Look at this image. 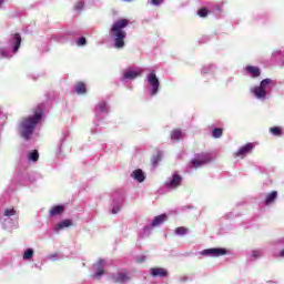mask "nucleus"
<instances>
[{
	"label": "nucleus",
	"instance_id": "f704fd0d",
	"mask_svg": "<svg viewBox=\"0 0 284 284\" xmlns=\"http://www.w3.org/2000/svg\"><path fill=\"white\" fill-rule=\"evenodd\" d=\"M143 261H145V256H142V257H139V258H138V262H139V263H143Z\"/></svg>",
	"mask_w": 284,
	"mask_h": 284
},
{
	"label": "nucleus",
	"instance_id": "2f4dec72",
	"mask_svg": "<svg viewBox=\"0 0 284 284\" xmlns=\"http://www.w3.org/2000/svg\"><path fill=\"white\" fill-rule=\"evenodd\" d=\"M75 10H78V11H81V10H83V2H78L77 4H75Z\"/></svg>",
	"mask_w": 284,
	"mask_h": 284
},
{
	"label": "nucleus",
	"instance_id": "393cba45",
	"mask_svg": "<svg viewBox=\"0 0 284 284\" xmlns=\"http://www.w3.org/2000/svg\"><path fill=\"white\" fill-rule=\"evenodd\" d=\"M97 112H106L108 111V103L101 102L95 106Z\"/></svg>",
	"mask_w": 284,
	"mask_h": 284
},
{
	"label": "nucleus",
	"instance_id": "7ed1b4c3",
	"mask_svg": "<svg viewBox=\"0 0 284 284\" xmlns=\"http://www.w3.org/2000/svg\"><path fill=\"white\" fill-rule=\"evenodd\" d=\"M270 83H272V79L266 78L261 81L258 87L254 88L253 92H254V95L256 97V99H265V97H267V91H265V90L267 89Z\"/></svg>",
	"mask_w": 284,
	"mask_h": 284
},
{
	"label": "nucleus",
	"instance_id": "c85d7f7f",
	"mask_svg": "<svg viewBox=\"0 0 284 284\" xmlns=\"http://www.w3.org/2000/svg\"><path fill=\"white\" fill-rule=\"evenodd\" d=\"M197 14L199 17L205 18L207 17V14H210V11L207 10V8H201L197 10Z\"/></svg>",
	"mask_w": 284,
	"mask_h": 284
},
{
	"label": "nucleus",
	"instance_id": "bb28decb",
	"mask_svg": "<svg viewBox=\"0 0 284 284\" xmlns=\"http://www.w3.org/2000/svg\"><path fill=\"white\" fill-rule=\"evenodd\" d=\"M161 159H163V154L159 152L156 155L152 158V164L159 165V163H161Z\"/></svg>",
	"mask_w": 284,
	"mask_h": 284
},
{
	"label": "nucleus",
	"instance_id": "f8f14e48",
	"mask_svg": "<svg viewBox=\"0 0 284 284\" xmlns=\"http://www.w3.org/2000/svg\"><path fill=\"white\" fill-rule=\"evenodd\" d=\"M183 181V176L179 174H173L171 181L169 182V187H179Z\"/></svg>",
	"mask_w": 284,
	"mask_h": 284
},
{
	"label": "nucleus",
	"instance_id": "6ab92c4d",
	"mask_svg": "<svg viewBox=\"0 0 284 284\" xmlns=\"http://www.w3.org/2000/svg\"><path fill=\"white\" fill-rule=\"evenodd\" d=\"M181 136H183V132L181 130L176 129L171 132V139L172 141H181Z\"/></svg>",
	"mask_w": 284,
	"mask_h": 284
},
{
	"label": "nucleus",
	"instance_id": "cd10ccee",
	"mask_svg": "<svg viewBox=\"0 0 284 284\" xmlns=\"http://www.w3.org/2000/svg\"><path fill=\"white\" fill-rule=\"evenodd\" d=\"M30 161L37 162L39 161V151L34 150L29 154Z\"/></svg>",
	"mask_w": 284,
	"mask_h": 284
},
{
	"label": "nucleus",
	"instance_id": "1a4fd4ad",
	"mask_svg": "<svg viewBox=\"0 0 284 284\" xmlns=\"http://www.w3.org/2000/svg\"><path fill=\"white\" fill-rule=\"evenodd\" d=\"M170 273H168V270L163 267H152L151 268V276H159L160 278H165L169 276Z\"/></svg>",
	"mask_w": 284,
	"mask_h": 284
},
{
	"label": "nucleus",
	"instance_id": "aec40b11",
	"mask_svg": "<svg viewBox=\"0 0 284 284\" xmlns=\"http://www.w3.org/2000/svg\"><path fill=\"white\" fill-rule=\"evenodd\" d=\"M187 232H190V229H187L185 226H179L175 229V234H178V236H185V234H187Z\"/></svg>",
	"mask_w": 284,
	"mask_h": 284
},
{
	"label": "nucleus",
	"instance_id": "b1692460",
	"mask_svg": "<svg viewBox=\"0 0 284 284\" xmlns=\"http://www.w3.org/2000/svg\"><path fill=\"white\" fill-rule=\"evenodd\" d=\"M70 225H72V221L64 220L58 224L57 230H63L64 227H70Z\"/></svg>",
	"mask_w": 284,
	"mask_h": 284
},
{
	"label": "nucleus",
	"instance_id": "2eb2a0df",
	"mask_svg": "<svg viewBox=\"0 0 284 284\" xmlns=\"http://www.w3.org/2000/svg\"><path fill=\"white\" fill-rule=\"evenodd\" d=\"M277 196H278V192L272 191L271 193L266 194L264 204L272 205V203H274V201H276Z\"/></svg>",
	"mask_w": 284,
	"mask_h": 284
},
{
	"label": "nucleus",
	"instance_id": "9b49d317",
	"mask_svg": "<svg viewBox=\"0 0 284 284\" xmlns=\"http://www.w3.org/2000/svg\"><path fill=\"white\" fill-rule=\"evenodd\" d=\"M168 221V214H161L154 217L151 227H159V225H163Z\"/></svg>",
	"mask_w": 284,
	"mask_h": 284
},
{
	"label": "nucleus",
	"instance_id": "4468645a",
	"mask_svg": "<svg viewBox=\"0 0 284 284\" xmlns=\"http://www.w3.org/2000/svg\"><path fill=\"white\" fill-rule=\"evenodd\" d=\"M131 176L139 183H143V181H145V174H143V171L141 169L133 171Z\"/></svg>",
	"mask_w": 284,
	"mask_h": 284
},
{
	"label": "nucleus",
	"instance_id": "a211bd4d",
	"mask_svg": "<svg viewBox=\"0 0 284 284\" xmlns=\"http://www.w3.org/2000/svg\"><path fill=\"white\" fill-rule=\"evenodd\" d=\"M103 260L98 261V272L92 275L93 278H100V276H103V274H105V271L103 268H101V266L103 265Z\"/></svg>",
	"mask_w": 284,
	"mask_h": 284
},
{
	"label": "nucleus",
	"instance_id": "20e7f679",
	"mask_svg": "<svg viewBox=\"0 0 284 284\" xmlns=\"http://www.w3.org/2000/svg\"><path fill=\"white\" fill-rule=\"evenodd\" d=\"M212 159L209 153L197 154L195 159L191 161V168H201L205 165V163H210Z\"/></svg>",
	"mask_w": 284,
	"mask_h": 284
},
{
	"label": "nucleus",
	"instance_id": "c9c22d12",
	"mask_svg": "<svg viewBox=\"0 0 284 284\" xmlns=\"http://www.w3.org/2000/svg\"><path fill=\"white\" fill-rule=\"evenodd\" d=\"M280 256H282V258H284V248L280 252Z\"/></svg>",
	"mask_w": 284,
	"mask_h": 284
},
{
	"label": "nucleus",
	"instance_id": "39448f33",
	"mask_svg": "<svg viewBox=\"0 0 284 284\" xmlns=\"http://www.w3.org/2000/svg\"><path fill=\"white\" fill-rule=\"evenodd\" d=\"M148 81L152 88L151 95L156 97V94H159V87L161 85V83L159 82V78H156V73L154 71L149 73Z\"/></svg>",
	"mask_w": 284,
	"mask_h": 284
},
{
	"label": "nucleus",
	"instance_id": "4be33fe9",
	"mask_svg": "<svg viewBox=\"0 0 284 284\" xmlns=\"http://www.w3.org/2000/svg\"><path fill=\"white\" fill-rule=\"evenodd\" d=\"M212 136H213V139H221L223 136V129H221V128L213 129Z\"/></svg>",
	"mask_w": 284,
	"mask_h": 284
},
{
	"label": "nucleus",
	"instance_id": "f257e3e1",
	"mask_svg": "<svg viewBox=\"0 0 284 284\" xmlns=\"http://www.w3.org/2000/svg\"><path fill=\"white\" fill-rule=\"evenodd\" d=\"M41 119H43V109H41V106L37 108L33 116L22 118L19 124L20 136L26 141H30V136L34 134V128H37Z\"/></svg>",
	"mask_w": 284,
	"mask_h": 284
},
{
	"label": "nucleus",
	"instance_id": "5701e85b",
	"mask_svg": "<svg viewBox=\"0 0 284 284\" xmlns=\"http://www.w3.org/2000/svg\"><path fill=\"white\" fill-rule=\"evenodd\" d=\"M271 134H273V136H282L283 135V130H281L280 126H273L270 129Z\"/></svg>",
	"mask_w": 284,
	"mask_h": 284
},
{
	"label": "nucleus",
	"instance_id": "a878e982",
	"mask_svg": "<svg viewBox=\"0 0 284 284\" xmlns=\"http://www.w3.org/2000/svg\"><path fill=\"white\" fill-rule=\"evenodd\" d=\"M32 256H34V250L32 248H28L24 254H23V260L24 261H30V258H32Z\"/></svg>",
	"mask_w": 284,
	"mask_h": 284
},
{
	"label": "nucleus",
	"instance_id": "473e14b6",
	"mask_svg": "<svg viewBox=\"0 0 284 284\" xmlns=\"http://www.w3.org/2000/svg\"><path fill=\"white\" fill-rule=\"evenodd\" d=\"M151 3L153 6H161V3H163V0H151Z\"/></svg>",
	"mask_w": 284,
	"mask_h": 284
},
{
	"label": "nucleus",
	"instance_id": "72a5a7b5",
	"mask_svg": "<svg viewBox=\"0 0 284 284\" xmlns=\"http://www.w3.org/2000/svg\"><path fill=\"white\" fill-rule=\"evenodd\" d=\"M252 256L254 258H258V256H261V252L260 251H253Z\"/></svg>",
	"mask_w": 284,
	"mask_h": 284
},
{
	"label": "nucleus",
	"instance_id": "412c9836",
	"mask_svg": "<svg viewBox=\"0 0 284 284\" xmlns=\"http://www.w3.org/2000/svg\"><path fill=\"white\" fill-rule=\"evenodd\" d=\"M141 73L138 71H126L124 72V79H136V77H140Z\"/></svg>",
	"mask_w": 284,
	"mask_h": 284
},
{
	"label": "nucleus",
	"instance_id": "9d476101",
	"mask_svg": "<svg viewBox=\"0 0 284 284\" xmlns=\"http://www.w3.org/2000/svg\"><path fill=\"white\" fill-rule=\"evenodd\" d=\"M11 44L13 45V52H19V48H21V34H12Z\"/></svg>",
	"mask_w": 284,
	"mask_h": 284
},
{
	"label": "nucleus",
	"instance_id": "6e6552de",
	"mask_svg": "<svg viewBox=\"0 0 284 284\" xmlns=\"http://www.w3.org/2000/svg\"><path fill=\"white\" fill-rule=\"evenodd\" d=\"M203 256H225L227 250L225 248H206L202 251Z\"/></svg>",
	"mask_w": 284,
	"mask_h": 284
},
{
	"label": "nucleus",
	"instance_id": "0eeeda50",
	"mask_svg": "<svg viewBox=\"0 0 284 284\" xmlns=\"http://www.w3.org/2000/svg\"><path fill=\"white\" fill-rule=\"evenodd\" d=\"M111 280L113 281V283L123 284L130 281V275H128L126 272H118L111 275Z\"/></svg>",
	"mask_w": 284,
	"mask_h": 284
},
{
	"label": "nucleus",
	"instance_id": "f03ea898",
	"mask_svg": "<svg viewBox=\"0 0 284 284\" xmlns=\"http://www.w3.org/2000/svg\"><path fill=\"white\" fill-rule=\"evenodd\" d=\"M128 26H130V20L128 19H120L112 24L110 32L114 33L115 48L125 47V37H128V33L123 29L128 28Z\"/></svg>",
	"mask_w": 284,
	"mask_h": 284
},
{
	"label": "nucleus",
	"instance_id": "f3484780",
	"mask_svg": "<svg viewBox=\"0 0 284 284\" xmlns=\"http://www.w3.org/2000/svg\"><path fill=\"white\" fill-rule=\"evenodd\" d=\"M74 90L78 94H85L88 92L85 84L81 81L75 84Z\"/></svg>",
	"mask_w": 284,
	"mask_h": 284
},
{
	"label": "nucleus",
	"instance_id": "e433bc0d",
	"mask_svg": "<svg viewBox=\"0 0 284 284\" xmlns=\"http://www.w3.org/2000/svg\"><path fill=\"white\" fill-rule=\"evenodd\" d=\"M119 211L116 209H113L112 213L116 214Z\"/></svg>",
	"mask_w": 284,
	"mask_h": 284
},
{
	"label": "nucleus",
	"instance_id": "423d86ee",
	"mask_svg": "<svg viewBox=\"0 0 284 284\" xmlns=\"http://www.w3.org/2000/svg\"><path fill=\"white\" fill-rule=\"evenodd\" d=\"M252 150H254V144L246 143L234 153V156L235 159H245L247 154H252Z\"/></svg>",
	"mask_w": 284,
	"mask_h": 284
},
{
	"label": "nucleus",
	"instance_id": "dca6fc26",
	"mask_svg": "<svg viewBox=\"0 0 284 284\" xmlns=\"http://www.w3.org/2000/svg\"><path fill=\"white\" fill-rule=\"evenodd\" d=\"M246 72H248V74H251L254 78L261 77V69H258V67L248 65L246 67Z\"/></svg>",
	"mask_w": 284,
	"mask_h": 284
},
{
	"label": "nucleus",
	"instance_id": "ddd939ff",
	"mask_svg": "<svg viewBox=\"0 0 284 284\" xmlns=\"http://www.w3.org/2000/svg\"><path fill=\"white\" fill-rule=\"evenodd\" d=\"M65 212V206L63 205H54L49 211L50 216H59V214H63Z\"/></svg>",
	"mask_w": 284,
	"mask_h": 284
},
{
	"label": "nucleus",
	"instance_id": "7c9ffc66",
	"mask_svg": "<svg viewBox=\"0 0 284 284\" xmlns=\"http://www.w3.org/2000/svg\"><path fill=\"white\" fill-rule=\"evenodd\" d=\"M85 43H88V40L85 39V37L80 38L77 42L78 45H85Z\"/></svg>",
	"mask_w": 284,
	"mask_h": 284
},
{
	"label": "nucleus",
	"instance_id": "c756f323",
	"mask_svg": "<svg viewBox=\"0 0 284 284\" xmlns=\"http://www.w3.org/2000/svg\"><path fill=\"white\" fill-rule=\"evenodd\" d=\"M14 214H17V211L14 209L4 210V216H14Z\"/></svg>",
	"mask_w": 284,
	"mask_h": 284
}]
</instances>
